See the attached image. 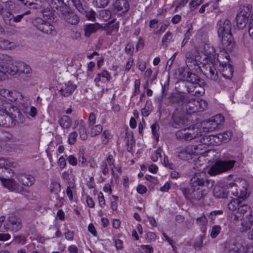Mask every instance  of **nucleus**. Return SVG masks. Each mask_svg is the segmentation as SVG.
Listing matches in <instances>:
<instances>
[{"label": "nucleus", "instance_id": "f257e3e1", "mask_svg": "<svg viewBox=\"0 0 253 253\" xmlns=\"http://www.w3.org/2000/svg\"><path fill=\"white\" fill-rule=\"evenodd\" d=\"M214 184V181L207 178L204 172L196 173L190 181V189H185L183 193L190 200H200L204 198Z\"/></svg>", "mask_w": 253, "mask_h": 253}, {"label": "nucleus", "instance_id": "f03ea898", "mask_svg": "<svg viewBox=\"0 0 253 253\" xmlns=\"http://www.w3.org/2000/svg\"><path fill=\"white\" fill-rule=\"evenodd\" d=\"M219 37L221 38V48L226 52H231L233 49L235 42L231 33V23L228 19L219 21L217 25Z\"/></svg>", "mask_w": 253, "mask_h": 253}, {"label": "nucleus", "instance_id": "7ed1b4c3", "mask_svg": "<svg viewBox=\"0 0 253 253\" xmlns=\"http://www.w3.org/2000/svg\"><path fill=\"white\" fill-rule=\"evenodd\" d=\"M0 111L8 113L11 115V117L13 118L15 126L17 124H23L25 122V119L20 110L3 98L0 99Z\"/></svg>", "mask_w": 253, "mask_h": 253}, {"label": "nucleus", "instance_id": "20e7f679", "mask_svg": "<svg viewBox=\"0 0 253 253\" xmlns=\"http://www.w3.org/2000/svg\"><path fill=\"white\" fill-rule=\"evenodd\" d=\"M236 163L235 160H218L211 167L208 173L211 175H215L231 169Z\"/></svg>", "mask_w": 253, "mask_h": 253}, {"label": "nucleus", "instance_id": "39448f33", "mask_svg": "<svg viewBox=\"0 0 253 253\" xmlns=\"http://www.w3.org/2000/svg\"><path fill=\"white\" fill-rule=\"evenodd\" d=\"M226 186L229 193L239 199L244 200L248 195V184L245 180L241 181L239 186L232 182L227 184Z\"/></svg>", "mask_w": 253, "mask_h": 253}, {"label": "nucleus", "instance_id": "423d86ee", "mask_svg": "<svg viewBox=\"0 0 253 253\" xmlns=\"http://www.w3.org/2000/svg\"><path fill=\"white\" fill-rule=\"evenodd\" d=\"M0 180L2 183V185L10 191H13L17 193H29L28 190H27L23 187L20 186L13 179L6 178L3 177V176H0Z\"/></svg>", "mask_w": 253, "mask_h": 253}, {"label": "nucleus", "instance_id": "0eeeda50", "mask_svg": "<svg viewBox=\"0 0 253 253\" xmlns=\"http://www.w3.org/2000/svg\"><path fill=\"white\" fill-rule=\"evenodd\" d=\"M177 139L186 141L191 140L202 136L201 131L198 128L189 130L186 131V129L178 130L175 133Z\"/></svg>", "mask_w": 253, "mask_h": 253}, {"label": "nucleus", "instance_id": "6e6552de", "mask_svg": "<svg viewBox=\"0 0 253 253\" xmlns=\"http://www.w3.org/2000/svg\"><path fill=\"white\" fill-rule=\"evenodd\" d=\"M202 145L187 146L181 149L179 152L178 157L183 160L191 159L192 155H199L201 153L198 151V149L202 150Z\"/></svg>", "mask_w": 253, "mask_h": 253}, {"label": "nucleus", "instance_id": "1a4fd4ad", "mask_svg": "<svg viewBox=\"0 0 253 253\" xmlns=\"http://www.w3.org/2000/svg\"><path fill=\"white\" fill-rule=\"evenodd\" d=\"M187 98L179 93H172L169 97V102L176 107L175 111H183L184 105Z\"/></svg>", "mask_w": 253, "mask_h": 253}, {"label": "nucleus", "instance_id": "9d476101", "mask_svg": "<svg viewBox=\"0 0 253 253\" xmlns=\"http://www.w3.org/2000/svg\"><path fill=\"white\" fill-rule=\"evenodd\" d=\"M34 25L40 31L47 34H53L55 31L54 27L49 22L38 18L34 21Z\"/></svg>", "mask_w": 253, "mask_h": 253}, {"label": "nucleus", "instance_id": "9b49d317", "mask_svg": "<svg viewBox=\"0 0 253 253\" xmlns=\"http://www.w3.org/2000/svg\"><path fill=\"white\" fill-rule=\"evenodd\" d=\"M22 227L21 219L15 216H9L4 225V228L6 230H10L13 232H17L19 231Z\"/></svg>", "mask_w": 253, "mask_h": 253}, {"label": "nucleus", "instance_id": "f8f14e48", "mask_svg": "<svg viewBox=\"0 0 253 253\" xmlns=\"http://www.w3.org/2000/svg\"><path fill=\"white\" fill-rule=\"evenodd\" d=\"M224 117L220 115H217L209 121L207 126L204 127L205 132H212L215 130L220 124L224 122Z\"/></svg>", "mask_w": 253, "mask_h": 253}, {"label": "nucleus", "instance_id": "ddd939ff", "mask_svg": "<svg viewBox=\"0 0 253 253\" xmlns=\"http://www.w3.org/2000/svg\"><path fill=\"white\" fill-rule=\"evenodd\" d=\"M183 111H174L172 118L173 122L172 126L175 128H182L186 125L188 122L187 119H185L183 116Z\"/></svg>", "mask_w": 253, "mask_h": 253}, {"label": "nucleus", "instance_id": "4468645a", "mask_svg": "<svg viewBox=\"0 0 253 253\" xmlns=\"http://www.w3.org/2000/svg\"><path fill=\"white\" fill-rule=\"evenodd\" d=\"M205 85V83L203 80L200 81L197 84L186 85L187 90L192 95L201 96L205 93V89L204 87Z\"/></svg>", "mask_w": 253, "mask_h": 253}, {"label": "nucleus", "instance_id": "2eb2a0df", "mask_svg": "<svg viewBox=\"0 0 253 253\" xmlns=\"http://www.w3.org/2000/svg\"><path fill=\"white\" fill-rule=\"evenodd\" d=\"M114 10L120 14H125L129 9V4L127 0H116L113 4Z\"/></svg>", "mask_w": 253, "mask_h": 253}, {"label": "nucleus", "instance_id": "dca6fc26", "mask_svg": "<svg viewBox=\"0 0 253 253\" xmlns=\"http://www.w3.org/2000/svg\"><path fill=\"white\" fill-rule=\"evenodd\" d=\"M10 164L7 159L0 158V170H2L4 173L3 176H5L6 178H9L14 175L13 170L8 168V167L10 166Z\"/></svg>", "mask_w": 253, "mask_h": 253}, {"label": "nucleus", "instance_id": "f3484780", "mask_svg": "<svg viewBox=\"0 0 253 253\" xmlns=\"http://www.w3.org/2000/svg\"><path fill=\"white\" fill-rule=\"evenodd\" d=\"M2 114H0V126L5 127H13L15 124L13 123V118L8 113L0 111Z\"/></svg>", "mask_w": 253, "mask_h": 253}, {"label": "nucleus", "instance_id": "a211bd4d", "mask_svg": "<svg viewBox=\"0 0 253 253\" xmlns=\"http://www.w3.org/2000/svg\"><path fill=\"white\" fill-rule=\"evenodd\" d=\"M17 177L18 181L21 184L28 187L32 186L35 181L34 177L28 174L20 173L17 175Z\"/></svg>", "mask_w": 253, "mask_h": 253}, {"label": "nucleus", "instance_id": "6ab92c4d", "mask_svg": "<svg viewBox=\"0 0 253 253\" xmlns=\"http://www.w3.org/2000/svg\"><path fill=\"white\" fill-rule=\"evenodd\" d=\"M236 213L239 215H235V218L244 215L247 213V218L251 219V217H253L251 214V211L250 207L246 204H243L242 202V204H240L239 208L237 209Z\"/></svg>", "mask_w": 253, "mask_h": 253}, {"label": "nucleus", "instance_id": "aec40b11", "mask_svg": "<svg viewBox=\"0 0 253 253\" xmlns=\"http://www.w3.org/2000/svg\"><path fill=\"white\" fill-rule=\"evenodd\" d=\"M229 191H227V186H221L216 184L213 189V195L217 198H226L227 197Z\"/></svg>", "mask_w": 253, "mask_h": 253}, {"label": "nucleus", "instance_id": "412c9836", "mask_svg": "<svg viewBox=\"0 0 253 253\" xmlns=\"http://www.w3.org/2000/svg\"><path fill=\"white\" fill-rule=\"evenodd\" d=\"M196 99L186 98L184 105V109H185L188 114H192L198 112Z\"/></svg>", "mask_w": 253, "mask_h": 253}, {"label": "nucleus", "instance_id": "4be33fe9", "mask_svg": "<svg viewBox=\"0 0 253 253\" xmlns=\"http://www.w3.org/2000/svg\"><path fill=\"white\" fill-rule=\"evenodd\" d=\"M183 78L187 80L186 85L197 84L200 81L203 80H201L197 74L189 72H184Z\"/></svg>", "mask_w": 253, "mask_h": 253}, {"label": "nucleus", "instance_id": "5701e85b", "mask_svg": "<svg viewBox=\"0 0 253 253\" xmlns=\"http://www.w3.org/2000/svg\"><path fill=\"white\" fill-rule=\"evenodd\" d=\"M101 26L98 23L89 24L84 26V32L85 37H89L92 34L95 33L100 29Z\"/></svg>", "mask_w": 253, "mask_h": 253}, {"label": "nucleus", "instance_id": "b1692460", "mask_svg": "<svg viewBox=\"0 0 253 253\" xmlns=\"http://www.w3.org/2000/svg\"><path fill=\"white\" fill-rule=\"evenodd\" d=\"M76 87V85L68 83L61 88L60 92L62 96L64 97L69 96L73 92Z\"/></svg>", "mask_w": 253, "mask_h": 253}, {"label": "nucleus", "instance_id": "393cba45", "mask_svg": "<svg viewBox=\"0 0 253 253\" xmlns=\"http://www.w3.org/2000/svg\"><path fill=\"white\" fill-rule=\"evenodd\" d=\"M4 68L5 74L7 73L14 76L19 73V63H7L5 65H4Z\"/></svg>", "mask_w": 253, "mask_h": 253}, {"label": "nucleus", "instance_id": "a878e982", "mask_svg": "<svg viewBox=\"0 0 253 253\" xmlns=\"http://www.w3.org/2000/svg\"><path fill=\"white\" fill-rule=\"evenodd\" d=\"M57 10V13L62 18L64 19L70 13L69 11V7L64 2L60 4L57 8L55 9Z\"/></svg>", "mask_w": 253, "mask_h": 253}, {"label": "nucleus", "instance_id": "bb28decb", "mask_svg": "<svg viewBox=\"0 0 253 253\" xmlns=\"http://www.w3.org/2000/svg\"><path fill=\"white\" fill-rule=\"evenodd\" d=\"M59 124L63 129H69L72 125V119L67 115H63L59 119Z\"/></svg>", "mask_w": 253, "mask_h": 253}, {"label": "nucleus", "instance_id": "cd10ccee", "mask_svg": "<svg viewBox=\"0 0 253 253\" xmlns=\"http://www.w3.org/2000/svg\"><path fill=\"white\" fill-rule=\"evenodd\" d=\"M119 22H116V20L114 19L111 22H109L107 25L106 28V33L107 35H111L112 33L115 31L117 32L119 30Z\"/></svg>", "mask_w": 253, "mask_h": 253}, {"label": "nucleus", "instance_id": "c85d7f7f", "mask_svg": "<svg viewBox=\"0 0 253 253\" xmlns=\"http://www.w3.org/2000/svg\"><path fill=\"white\" fill-rule=\"evenodd\" d=\"M244 231H248V237L250 240H253V217H251V219L248 220V222H246L245 225L244 226Z\"/></svg>", "mask_w": 253, "mask_h": 253}, {"label": "nucleus", "instance_id": "c756f323", "mask_svg": "<svg viewBox=\"0 0 253 253\" xmlns=\"http://www.w3.org/2000/svg\"><path fill=\"white\" fill-rule=\"evenodd\" d=\"M222 75L226 79H231L233 75V69L230 64L223 67L221 72Z\"/></svg>", "mask_w": 253, "mask_h": 253}, {"label": "nucleus", "instance_id": "7c9ffc66", "mask_svg": "<svg viewBox=\"0 0 253 253\" xmlns=\"http://www.w3.org/2000/svg\"><path fill=\"white\" fill-rule=\"evenodd\" d=\"M62 178L64 180L66 181L68 185H71L75 184L74 175L71 170L65 171L62 173Z\"/></svg>", "mask_w": 253, "mask_h": 253}, {"label": "nucleus", "instance_id": "2f4dec72", "mask_svg": "<svg viewBox=\"0 0 253 253\" xmlns=\"http://www.w3.org/2000/svg\"><path fill=\"white\" fill-rule=\"evenodd\" d=\"M74 5L77 9L82 14L85 13L87 8L86 2L84 0H73Z\"/></svg>", "mask_w": 253, "mask_h": 253}, {"label": "nucleus", "instance_id": "473e14b6", "mask_svg": "<svg viewBox=\"0 0 253 253\" xmlns=\"http://www.w3.org/2000/svg\"><path fill=\"white\" fill-rule=\"evenodd\" d=\"M15 44L13 42H10L9 41L3 38H0V49L7 50L14 48Z\"/></svg>", "mask_w": 253, "mask_h": 253}, {"label": "nucleus", "instance_id": "72a5a7b5", "mask_svg": "<svg viewBox=\"0 0 253 253\" xmlns=\"http://www.w3.org/2000/svg\"><path fill=\"white\" fill-rule=\"evenodd\" d=\"M153 110L152 102L150 100H147L145 107L142 109L141 113L144 117H147Z\"/></svg>", "mask_w": 253, "mask_h": 253}, {"label": "nucleus", "instance_id": "f704fd0d", "mask_svg": "<svg viewBox=\"0 0 253 253\" xmlns=\"http://www.w3.org/2000/svg\"><path fill=\"white\" fill-rule=\"evenodd\" d=\"M68 23L76 25L80 21V18L78 15L73 13H70L64 19Z\"/></svg>", "mask_w": 253, "mask_h": 253}, {"label": "nucleus", "instance_id": "c9c22d12", "mask_svg": "<svg viewBox=\"0 0 253 253\" xmlns=\"http://www.w3.org/2000/svg\"><path fill=\"white\" fill-rule=\"evenodd\" d=\"M241 199H235L232 200L228 204V208L230 211H237L239 208L240 204H242V201L240 200Z\"/></svg>", "mask_w": 253, "mask_h": 253}, {"label": "nucleus", "instance_id": "e433bc0d", "mask_svg": "<svg viewBox=\"0 0 253 253\" xmlns=\"http://www.w3.org/2000/svg\"><path fill=\"white\" fill-rule=\"evenodd\" d=\"M248 21V19L242 17L241 15H237V25L239 29H243L245 27Z\"/></svg>", "mask_w": 253, "mask_h": 253}, {"label": "nucleus", "instance_id": "4c0bfd02", "mask_svg": "<svg viewBox=\"0 0 253 253\" xmlns=\"http://www.w3.org/2000/svg\"><path fill=\"white\" fill-rule=\"evenodd\" d=\"M197 100V106L198 108V112L203 111L207 108L208 103L205 100L200 98L196 99Z\"/></svg>", "mask_w": 253, "mask_h": 253}, {"label": "nucleus", "instance_id": "58836bf2", "mask_svg": "<svg viewBox=\"0 0 253 253\" xmlns=\"http://www.w3.org/2000/svg\"><path fill=\"white\" fill-rule=\"evenodd\" d=\"M232 135V133L231 131H227L222 133H219L217 135V137L218 139H221V141L222 142H227L229 141Z\"/></svg>", "mask_w": 253, "mask_h": 253}, {"label": "nucleus", "instance_id": "ea45409f", "mask_svg": "<svg viewBox=\"0 0 253 253\" xmlns=\"http://www.w3.org/2000/svg\"><path fill=\"white\" fill-rule=\"evenodd\" d=\"M31 67L23 62L19 63V73L29 74L31 71Z\"/></svg>", "mask_w": 253, "mask_h": 253}, {"label": "nucleus", "instance_id": "a19ab883", "mask_svg": "<svg viewBox=\"0 0 253 253\" xmlns=\"http://www.w3.org/2000/svg\"><path fill=\"white\" fill-rule=\"evenodd\" d=\"M102 129L100 125H97L91 128L89 133L92 137H94L99 134L102 131Z\"/></svg>", "mask_w": 253, "mask_h": 253}, {"label": "nucleus", "instance_id": "79ce46f5", "mask_svg": "<svg viewBox=\"0 0 253 253\" xmlns=\"http://www.w3.org/2000/svg\"><path fill=\"white\" fill-rule=\"evenodd\" d=\"M61 191V186L58 182H53L50 186V192L54 194V196L59 195L58 193Z\"/></svg>", "mask_w": 253, "mask_h": 253}, {"label": "nucleus", "instance_id": "37998d69", "mask_svg": "<svg viewBox=\"0 0 253 253\" xmlns=\"http://www.w3.org/2000/svg\"><path fill=\"white\" fill-rule=\"evenodd\" d=\"M172 37V34L169 31L167 32L163 38L162 45L167 47L168 43L170 42Z\"/></svg>", "mask_w": 253, "mask_h": 253}, {"label": "nucleus", "instance_id": "c03bdc74", "mask_svg": "<svg viewBox=\"0 0 253 253\" xmlns=\"http://www.w3.org/2000/svg\"><path fill=\"white\" fill-rule=\"evenodd\" d=\"M251 12V9L250 6L244 7L242 10L238 14L248 19Z\"/></svg>", "mask_w": 253, "mask_h": 253}, {"label": "nucleus", "instance_id": "a18cd8bd", "mask_svg": "<svg viewBox=\"0 0 253 253\" xmlns=\"http://www.w3.org/2000/svg\"><path fill=\"white\" fill-rule=\"evenodd\" d=\"M64 0H48V3L51 8L55 12V9L62 4Z\"/></svg>", "mask_w": 253, "mask_h": 253}, {"label": "nucleus", "instance_id": "49530a36", "mask_svg": "<svg viewBox=\"0 0 253 253\" xmlns=\"http://www.w3.org/2000/svg\"><path fill=\"white\" fill-rule=\"evenodd\" d=\"M196 223L200 226H205L208 223V219L205 214L203 213L200 216L197 217L196 219Z\"/></svg>", "mask_w": 253, "mask_h": 253}, {"label": "nucleus", "instance_id": "de8ad7c7", "mask_svg": "<svg viewBox=\"0 0 253 253\" xmlns=\"http://www.w3.org/2000/svg\"><path fill=\"white\" fill-rule=\"evenodd\" d=\"M79 133L82 139L85 140L86 139V131L84 125L83 123H81L79 125Z\"/></svg>", "mask_w": 253, "mask_h": 253}, {"label": "nucleus", "instance_id": "09e8293b", "mask_svg": "<svg viewBox=\"0 0 253 253\" xmlns=\"http://www.w3.org/2000/svg\"><path fill=\"white\" fill-rule=\"evenodd\" d=\"M221 228L219 225H214L212 227L211 232V237L214 239L215 238L221 231Z\"/></svg>", "mask_w": 253, "mask_h": 253}, {"label": "nucleus", "instance_id": "8fccbe9b", "mask_svg": "<svg viewBox=\"0 0 253 253\" xmlns=\"http://www.w3.org/2000/svg\"><path fill=\"white\" fill-rule=\"evenodd\" d=\"M204 54L208 56H211L214 53V49L209 44H205L204 46Z\"/></svg>", "mask_w": 253, "mask_h": 253}, {"label": "nucleus", "instance_id": "3c124183", "mask_svg": "<svg viewBox=\"0 0 253 253\" xmlns=\"http://www.w3.org/2000/svg\"><path fill=\"white\" fill-rule=\"evenodd\" d=\"M53 198L56 199V201L54 202V207L56 208H60L64 204V199L63 197H60L59 195H56Z\"/></svg>", "mask_w": 253, "mask_h": 253}, {"label": "nucleus", "instance_id": "603ef678", "mask_svg": "<svg viewBox=\"0 0 253 253\" xmlns=\"http://www.w3.org/2000/svg\"><path fill=\"white\" fill-rule=\"evenodd\" d=\"M162 150L161 148H158L151 156V160L153 162H156L158 160V158L162 157Z\"/></svg>", "mask_w": 253, "mask_h": 253}, {"label": "nucleus", "instance_id": "864d4df0", "mask_svg": "<svg viewBox=\"0 0 253 253\" xmlns=\"http://www.w3.org/2000/svg\"><path fill=\"white\" fill-rule=\"evenodd\" d=\"M26 238L24 236L19 235L14 236L13 242H15L16 244L23 245L26 243Z\"/></svg>", "mask_w": 253, "mask_h": 253}, {"label": "nucleus", "instance_id": "5fc2aeb1", "mask_svg": "<svg viewBox=\"0 0 253 253\" xmlns=\"http://www.w3.org/2000/svg\"><path fill=\"white\" fill-rule=\"evenodd\" d=\"M10 20H12L14 22L18 23L20 22L24 17V14H21L19 15H14L13 13H10Z\"/></svg>", "mask_w": 253, "mask_h": 253}, {"label": "nucleus", "instance_id": "6e6d98bb", "mask_svg": "<svg viewBox=\"0 0 253 253\" xmlns=\"http://www.w3.org/2000/svg\"><path fill=\"white\" fill-rule=\"evenodd\" d=\"M83 14H84L89 20H94L95 19V12L91 9L88 11L86 8L85 9V13Z\"/></svg>", "mask_w": 253, "mask_h": 253}, {"label": "nucleus", "instance_id": "4d7b16f0", "mask_svg": "<svg viewBox=\"0 0 253 253\" xmlns=\"http://www.w3.org/2000/svg\"><path fill=\"white\" fill-rule=\"evenodd\" d=\"M100 15L103 17L104 20H107L111 17V12L108 9L103 10L100 12Z\"/></svg>", "mask_w": 253, "mask_h": 253}, {"label": "nucleus", "instance_id": "13d9d810", "mask_svg": "<svg viewBox=\"0 0 253 253\" xmlns=\"http://www.w3.org/2000/svg\"><path fill=\"white\" fill-rule=\"evenodd\" d=\"M78 136L77 132L74 131L71 132L68 137V142L70 144H74L76 141Z\"/></svg>", "mask_w": 253, "mask_h": 253}, {"label": "nucleus", "instance_id": "bf43d9fd", "mask_svg": "<svg viewBox=\"0 0 253 253\" xmlns=\"http://www.w3.org/2000/svg\"><path fill=\"white\" fill-rule=\"evenodd\" d=\"M152 131L153 134L155 138V139L158 141L159 139V135L157 133V130L159 128V125L157 123H155L153 124L151 126Z\"/></svg>", "mask_w": 253, "mask_h": 253}, {"label": "nucleus", "instance_id": "052dcab7", "mask_svg": "<svg viewBox=\"0 0 253 253\" xmlns=\"http://www.w3.org/2000/svg\"><path fill=\"white\" fill-rule=\"evenodd\" d=\"M202 3V0L198 1V0H192L190 1V9L191 11H193L198 6L200 5Z\"/></svg>", "mask_w": 253, "mask_h": 253}, {"label": "nucleus", "instance_id": "680f3d73", "mask_svg": "<svg viewBox=\"0 0 253 253\" xmlns=\"http://www.w3.org/2000/svg\"><path fill=\"white\" fill-rule=\"evenodd\" d=\"M210 78L214 81H216L218 79L217 73L216 69L214 67L210 68Z\"/></svg>", "mask_w": 253, "mask_h": 253}, {"label": "nucleus", "instance_id": "e2e57ef3", "mask_svg": "<svg viewBox=\"0 0 253 253\" xmlns=\"http://www.w3.org/2000/svg\"><path fill=\"white\" fill-rule=\"evenodd\" d=\"M75 184H72L71 185H68L66 189L67 195L71 201L73 200V193L72 190L75 188Z\"/></svg>", "mask_w": 253, "mask_h": 253}, {"label": "nucleus", "instance_id": "0e129e2a", "mask_svg": "<svg viewBox=\"0 0 253 253\" xmlns=\"http://www.w3.org/2000/svg\"><path fill=\"white\" fill-rule=\"evenodd\" d=\"M127 138V145L128 147H130V149L135 145V142L134 137L131 134H128L126 137Z\"/></svg>", "mask_w": 253, "mask_h": 253}, {"label": "nucleus", "instance_id": "69168bd1", "mask_svg": "<svg viewBox=\"0 0 253 253\" xmlns=\"http://www.w3.org/2000/svg\"><path fill=\"white\" fill-rule=\"evenodd\" d=\"M223 211L222 210L212 211L210 213L209 218H211V220H213L217 215H221Z\"/></svg>", "mask_w": 253, "mask_h": 253}, {"label": "nucleus", "instance_id": "338daca9", "mask_svg": "<svg viewBox=\"0 0 253 253\" xmlns=\"http://www.w3.org/2000/svg\"><path fill=\"white\" fill-rule=\"evenodd\" d=\"M185 62L186 63H191L193 60L194 56L192 52L188 51L185 53Z\"/></svg>", "mask_w": 253, "mask_h": 253}, {"label": "nucleus", "instance_id": "774afa93", "mask_svg": "<svg viewBox=\"0 0 253 253\" xmlns=\"http://www.w3.org/2000/svg\"><path fill=\"white\" fill-rule=\"evenodd\" d=\"M96 122V116L94 113H90L88 118V125L89 126H93Z\"/></svg>", "mask_w": 253, "mask_h": 253}]
</instances>
